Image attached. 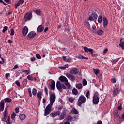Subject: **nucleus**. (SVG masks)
<instances>
[{
    "mask_svg": "<svg viewBox=\"0 0 124 124\" xmlns=\"http://www.w3.org/2000/svg\"><path fill=\"white\" fill-rule=\"evenodd\" d=\"M59 81H60V82H64V85L66 86V87H67L68 90H70V89H71V85L68 82V80L67 79L66 77L63 76H61L59 77Z\"/></svg>",
    "mask_w": 124,
    "mask_h": 124,
    "instance_id": "obj_1",
    "label": "nucleus"
},
{
    "mask_svg": "<svg viewBox=\"0 0 124 124\" xmlns=\"http://www.w3.org/2000/svg\"><path fill=\"white\" fill-rule=\"evenodd\" d=\"M56 88L60 93H62V89L66 90V86L63 83L61 84L59 81L56 83Z\"/></svg>",
    "mask_w": 124,
    "mask_h": 124,
    "instance_id": "obj_2",
    "label": "nucleus"
},
{
    "mask_svg": "<svg viewBox=\"0 0 124 124\" xmlns=\"http://www.w3.org/2000/svg\"><path fill=\"white\" fill-rule=\"evenodd\" d=\"M84 103H86V97L81 95L78 99V105L80 107H82V104Z\"/></svg>",
    "mask_w": 124,
    "mask_h": 124,
    "instance_id": "obj_3",
    "label": "nucleus"
},
{
    "mask_svg": "<svg viewBox=\"0 0 124 124\" xmlns=\"http://www.w3.org/2000/svg\"><path fill=\"white\" fill-rule=\"evenodd\" d=\"M98 16L97 14L95 13L94 12H92V14L90 15L88 19L89 21H94V20H96Z\"/></svg>",
    "mask_w": 124,
    "mask_h": 124,
    "instance_id": "obj_4",
    "label": "nucleus"
},
{
    "mask_svg": "<svg viewBox=\"0 0 124 124\" xmlns=\"http://www.w3.org/2000/svg\"><path fill=\"white\" fill-rule=\"evenodd\" d=\"M50 99V105L51 106H53V104L55 103V101H56V94L54 93H52L50 95L49 97Z\"/></svg>",
    "mask_w": 124,
    "mask_h": 124,
    "instance_id": "obj_5",
    "label": "nucleus"
},
{
    "mask_svg": "<svg viewBox=\"0 0 124 124\" xmlns=\"http://www.w3.org/2000/svg\"><path fill=\"white\" fill-rule=\"evenodd\" d=\"M51 105L48 104L46 108L45 109V114H44V116L45 117L46 116H47V115H49V114H50V113H51Z\"/></svg>",
    "mask_w": 124,
    "mask_h": 124,
    "instance_id": "obj_6",
    "label": "nucleus"
},
{
    "mask_svg": "<svg viewBox=\"0 0 124 124\" xmlns=\"http://www.w3.org/2000/svg\"><path fill=\"white\" fill-rule=\"evenodd\" d=\"M3 117L1 118L2 122H6L7 116H8V112H7V108H5L4 111L3 112Z\"/></svg>",
    "mask_w": 124,
    "mask_h": 124,
    "instance_id": "obj_7",
    "label": "nucleus"
},
{
    "mask_svg": "<svg viewBox=\"0 0 124 124\" xmlns=\"http://www.w3.org/2000/svg\"><path fill=\"white\" fill-rule=\"evenodd\" d=\"M93 104H94L95 105L98 104V103H99V97H98V96L94 95L93 96Z\"/></svg>",
    "mask_w": 124,
    "mask_h": 124,
    "instance_id": "obj_8",
    "label": "nucleus"
},
{
    "mask_svg": "<svg viewBox=\"0 0 124 124\" xmlns=\"http://www.w3.org/2000/svg\"><path fill=\"white\" fill-rule=\"evenodd\" d=\"M66 77L69 80H71V81H72L73 82L75 80V76L71 74L67 73Z\"/></svg>",
    "mask_w": 124,
    "mask_h": 124,
    "instance_id": "obj_9",
    "label": "nucleus"
},
{
    "mask_svg": "<svg viewBox=\"0 0 124 124\" xmlns=\"http://www.w3.org/2000/svg\"><path fill=\"white\" fill-rule=\"evenodd\" d=\"M32 17V14L31 13H27L24 16L25 20H31Z\"/></svg>",
    "mask_w": 124,
    "mask_h": 124,
    "instance_id": "obj_10",
    "label": "nucleus"
},
{
    "mask_svg": "<svg viewBox=\"0 0 124 124\" xmlns=\"http://www.w3.org/2000/svg\"><path fill=\"white\" fill-rule=\"evenodd\" d=\"M28 32H29V29L27 26H24L22 31L23 36H26L28 34Z\"/></svg>",
    "mask_w": 124,
    "mask_h": 124,
    "instance_id": "obj_11",
    "label": "nucleus"
},
{
    "mask_svg": "<svg viewBox=\"0 0 124 124\" xmlns=\"http://www.w3.org/2000/svg\"><path fill=\"white\" fill-rule=\"evenodd\" d=\"M36 35V33L34 31H31L28 34V36L29 38H34Z\"/></svg>",
    "mask_w": 124,
    "mask_h": 124,
    "instance_id": "obj_12",
    "label": "nucleus"
},
{
    "mask_svg": "<svg viewBox=\"0 0 124 124\" xmlns=\"http://www.w3.org/2000/svg\"><path fill=\"white\" fill-rule=\"evenodd\" d=\"M79 72V70L78 69L75 68L71 69L70 71V73L71 74H74V75H75V74H77Z\"/></svg>",
    "mask_w": 124,
    "mask_h": 124,
    "instance_id": "obj_13",
    "label": "nucleus"
},
{
    "mask_svg": "<svg viewBox=\"0 0 124 124\" xmlns=\"http://www.w3.org/2000/svg\"><path fill=\"white\" fill-rule=\"evenodd\" d=\"M24 0H19L15 4L16 9H17L20 5H22L24 3Z\"/></svg>",
    "mask_w": 124,
    "mask_h": 124,
    "instance_id": "obj_14",
    "label": "nucleus"
},
{
    "mask_svg": "<svg viewBox=\"0 0 124 124\" xmlns=\"http://www.w3.org/2000/svg\"><path fill=\"white\" fill-rule=\"evenodd\" d=\"M103 25L104 28H106L107 25H108V20L106 17H103Z\"/></svg>",
    "mask_w": 124,
    "mask_h": 124,
    "instance_id": "obj_15",
    "label": "nucleus"
},
{
    "mask_svg": "<svg viewBox=\"0 0 124 124\" xmlns=\"http://www.w3.org/2000/svg\"><path fill=\"white\" fill-rule=\"evenodd\" d=\"M43 30H44V27H43L42 25H41L38 27L37 31V32H42Z\"/></svg>",
    "mask_w": 124,
    "mask_h": 124,
    "instance_id": "obj_16",
    "label": "nucleus"
},
{
    "mask_svg": "<svg viewBox=\"0 0 124 124\" xmlns=\"http://www.w3.org/2000/svg\"><path fill=\"white\" fill-rule=\"evenodd\" d=\"M4 110V102L0 103V112H2Z\"/></svg>",
    "mask_w": 124,
    "mask_h": 124,
    "instance_id": "obj_17",
    "label": "nucleus"
},
{
    "mask_svg": "<svg viewBox=\"0 0 124 124\" xmlns=\"http://www.w3.org/2000/svg\"><path fill=\"white\" fill-rule=\"evenodd\" d=\"M66 116V112L65 110H63L60 115V118L62 120H63Z\"/></svg>",
    "mask_w": 124,
    "mask_h": 124,
    "instance_id": "obj_18",
    "label": "nucleus"
},
{
    "mask_svg": "<svg viewBox=\"0 0 124 124\" xmlns=\"http://www.w3.org/2000/svg\"><path fill=\"white\" fill-rule=\"evenodd\" d=\"M56 85V82H55V81L54 80H51V84L49 85V87H50L51 90L54 91L55 90V85Z\"/></svg>",
    "mask_w": 124,
    "mask_h": 124,
    "instance_id": "obj_19",
    "label": "nucleus"
},
{
    "mask_svg": "<svg viewBox=\"0 0 124 124\" xmlns=\"http://www.w3.org/2000/svg\"><path fill=\"white\" fill-rule=\"evenodd\" d=\"M34 12H35V13H36V14H37V15H38L39 16H40V15H41V10L40 9L34 10Z\"/></svg>",
    "mask_w": 124,
    "mask_h": 124,
    "instance_id": "obj_20",
    "label": "nucleus"
},
{
    "mask_svg": "<svg viewBox=\"0 0 124 124\" xmlns=\"http://www.w3.org/2000/svg\"><path fill=\"white\" fill-rule=\"evenodd\" d=\"M42 95V92L41 91H39L38 93H37V97L38 98V100H41Z\"/></svg>",
    "mask_w": 124,
    "mask_h": 124,
    "instance_id": "obj_21",
    "label": "nucleus"
},
{
    "mask_svg": "<svg viewBox=\"0 0 124 124\" xmlns=\"http://www.w3.org/2000/svg\"><path fill=\"white\" fill-rule=\"evenodd\" d=\"M76 88L78 89V90H81L83 88V84L78 83L76 85Z\"/></svg>",
    "mask_w": 124,
    "mask_h": 124,
    "instance_id": "obj_22",
    "label": "nucleus"
},
{
    "mask_svg": "<svg viewBox=\"0 0 124 124\" xmlns=\"http://www.w3.org/2000/svg\"><path fill=\"white\" fill-rule=\"evenodd\" d=\"M78 90L76 89V88H73L72 89V93L73 94H74V95H77L78 94Z\"/></svg>",
    "mask_w": 124,
    "mask_h": 124,
    "instance_id": "obj_23",
    "label": "nucleus"
},
{
    "mask_svg": "<svg viewBox=\"0 0 124 124\" xmlns=\"http://www.w3.org/2000/svg\"><path fill=\"white\" fill-rule=\"evenodd\" d=\"M32 93L34 96H35L36 94H37V90L36 89L33 88L32 90Z\"/></svg>",
    "mask_w": 124,
    "mask_h": 124,
    "instance_id": "obj_24",
    "label": "nucleus"
},
{
    "mask_svg": "<svg viewBox=\"0 0 124 124\" xmlns=\"http://www.w3.org/2000/svg\"><path fill=\"white\" fill-rule=\"evenodd\" d=\"M59 68H60V69H62V70H64L65 69V68H68V64H65L64 66H60L59 67Z\"/></svg>",
    "mask_w": 124,
    "mask_h": 124,
    "instance_id": "obj_25",
    "label": "nucleus"
},
{
    "mask_svg": "<svg viewBox=\"0 0 124 124\" xmlns=\"http://www.w3.org/2000/svg\"><path fill=\"white\" fill-rule=\"evenodd\" d=\"M93 71L95 75H97L100 72V70L99 69H93Z\"/></svg>",
    "mask_w": 124,
    "mask_h": 124,
    "instance_id": "obj_26",
    "label": "nucleus"
},
{
    "mask_svg": "<svg viewBox=\"0 0 124 124\" xmlns=\"http://www.w3.org/2000/svg\"><path fill=\"white\" fill-rule=\"evenodd\" d=\"M19 118L21 121H24L26 119V115L25 114H20Z\"/></svg>",
    "mask_w": 124,
    "mask_h": 124,
    "instance_id": "obj_27",
    "label": "nucleus"
},
{
    "mask_svg": "<svg viewBox=\"0 0 124 124\" xmlns=\"http://www.w3.org/2000/svg\"><path fill=\"white\" fill-rule=\"evenodd\" d=\"M27 78L29 81H33V78L31 75H28Z\"/></svg>",
    "mask_w": 124,
    "mask_h": 124,
    "instance_id": "obj_28",
    "label": "nucleus"
},
{
    "mask_svg": "<svg viewBox=\"0 0 124 124\" xmlns=\"http://www.w3.org/2000/svg\"><path fill=\"white\" fill-rule=\"evenodd\" d=\"M120 93V89H119L118 88L114 89V90L113 92L114 94H118V93Z\"/></svg>",
    "mask_w": 124,
    "mask_h": 124,
    "instance_id": "obj_29",
    "label": "nucleus"
},
{
    "mask_svg": "<svg viewBox=\"0 0 124 124\" xmlns=\"http://www.w3.org/2000/svg\"><path fill=\"white\" fill-rule=\"evenodd\" d=\"M98 23L101 24L102 23V16H99L98 18Z\"/></svg>",
    "mask_w": 124,
    "mask_h": 124,
    "instance_id": "obj_30",
    "label": "nucleus"
},
{
    "mask_svg": "<svg viewBox=\"0 0 124 124\" xmlns=\"http://www.w3.org/2000/svg\"><path fill=\"white\" fill-rule=\"evenodd\" d=\"M88 84V82L87 81V80L86 79H83L82 80V85L83 87H85V86H87Z\"/></svg>",
    "mask_w": 124,
    "mask_h": 124,
    "instance_id": "obj_31",
    "label": "nucleus"
},
{
    "mask_svg": "<svg viewBox=\"0 0 124 124\" xmlns=\"http://www.w3.org/2000/svg\"><path fill=\"white\" fill-rule=\"evenodd\" d=\"M4 101L5 103H9V102H11V101H12V100H11V99L9 98H5L4 99Z\"/></svg>",
    "mask_w": 124,
    "mask_h": 124,
    "instance_id": "obj_32",
    "label": "nucleus"
},
{
    "mask_svg": "<svg viewBox=\"0 0 124 124\" xmlns=\"http://www.w3.org/2000/svg\"><path fill=\"white\" fill-rule=\"evenodd\" d=\"M66 120L68 121V122H71V121H72V116L71 115H68L66 117Z\"/></svg>",
    "mask_w": 124,
    "mask_h": 124,
    "instance_id": "obj_33",
    "label": "nucleus"
},
{
    "mask_svg": "<svg viewBox=\"0 0 124 124\" xmlns=\"http://www.w3.org/2000/svg\"><path fill=\"white\" fill-rule=\"evenodd\" d=\"M73 113L74 114V115H77L79 113V112H78V110L76 109V108H74L73 110Z\"/></svg>",
    "mask_w": 124,
    "mask_h": 124,
    "instance_id": "obj_34",
    "label": "nucleus"
},
{
    "mask_svg": "<svg viewBox=\"0 0 124 124\" xmlns=\"http://www.w3.org/2000/svg\"><path fill=\"white\" fill-rule=\"evenodd\" d=\"M22 72H24L25 74L26 75H29V74H31V73H30V70H25L22 71Z\"/></svg>",
    "mask_w": 124,
    "mask_h": 124,
    "instance_id": "obj_35",
    "label": "nucleus"
},
{
    "mask_svg": "<svg viewBox=\"0 0 124 124\" xmlns=\"http://www.w3.org/2000/svg\"><path fill=\"white\" fill-rule=\"evenodd\" d=\"M119 46L123 50H124V42H121L120 44H119Z\"/></svg>",
    "mask_w": 124,
    "mask_h": 124,
    "instance_id": "obj_36",
    "label": "nucleus"
},
{
    "mask_svg": "<svg viewBox=\"0 0 124 124\" xmlns=\"http://www.w3.org/2000/svg\"><path fill=\"white\" fill-rule=\"evenodd\" d=\"M85 26H86L87 28L88 29H91V25H90V23L88 21L85 22Z\"/></svg>",
    "mask_w": 124,
    "mask_h": 124,
    "instance_id": "obj_37",
    "label": "nucleus"
},
{
    "mask_svg": "<svg viewBox=\"0 0 124 124\" xmlns=\"http://www.w3.org/2000/svg\"><path fill=\"white\" fill-rule=\"evenodd\" d=\"M7 30H8V27H7V26H5L3 27L2 31L3 33H4V32H5Z\"/></svg>",
    "mask_w": 124,
    "mask_h": 124,
    "instance_id": "obj_38",
    "label": "nucleus"
},
{
    "mask_svg": "<svg viewBox=\"0 0 124 124\" xmlns=\"http://www.w3.org/2000/svg\"><path fill=\"white\" fill-rule=\"evenodd\" d=\"M28 93L30 97L32 96V94L31 93V88L28 89Z\"/></svg>",
    "mask_w": 124,
    "mask_h": 124,
    "instance_id": "obj_39",
    "label": "nucleus"
},
{
    "mask_svg": "<svg viewBox=\"0 0 124 124\" xmlns=\"http://www.w3.org/2000/svg\"><path fill=\"white\" fill-rule=\"evenodd\" d=\"M15 117H16V114L15 112H13L11 116L12 120H14Z\"/></svg>",
    "mask_w": 124,
    "mask_h": 124,
    "instance_id": "obj_40",
    "label": "nucleus"
},
{
    "mask_svg": "<svg viewBox=\"0 0 124 124\" xmlns=\"http://www.w3.org/2000/svg\"><path fill=\"white\" fill-rule=\"evenodd\" d=\"M97 33L98 34V35H101V34L103 33V31L102 30H98L97 31Z\"/></svg>",
    "mask_w": 124,
    "mask_h": 124,
    "instance_id": "obj_41",
    "label": "nucleus"
},
{
    "mask_svg": "<svg viewBox=\"0 0 124 124\" xmlns=\"http://www.w3.org/2000/svg\"><path fill=\"white\" fill-rule=\"evenodd\" d=\"M54 115L56 116H59L61 114V112H60V110H57V111H55L54 112Z\"/></svg>",
    "mask_w": 124,
    "mask_h": 124,
    "instance_id": "obj_42",
    "label": "nucleus"
},
{
    "mask_svg": "<svg viewBox=\"0 0 124 124\" xmlns=\"http://www.w3.org/2000/svg\"><path fill=\"white\" fill-rule=\"evenodd\" d=\"M0 64H3L4 63V60L2 58H0Z\"/></svg>",
    "mask_w": 124,
    "mask_h": 124,
    "instance_id": "obj_43",
    "label": "nucleus"
},
{
    "mask_svg": "<svg viewBox=\"0 0 124 124\" xmlns=\"http://www.w3.org/2000/svg\"><path fill=\"white\" fill-rule=\"evenodd\" d=\"M15 33V32L14 31V29L11 30L10 36H13V35H14Z\"/></svg>",
    "mask_w": 124,
    "mask_h": 124,
    "instance_id": "obj_44",
    "label": "nucleus"
},
{
    "mask_svg": "<svg viewBox=\"0 0 124 124\" xmlns=\"http://www.w3.org/2000/svg\"><path fill=\"white\" fill-rule=\"evenodd\" d=\"M5 122L7 124H10V117L8 116L7 121Z\"/></svg>",
    "mask_w": 124,
    "mask_h": 124,
    "instance_id": "obj_45",
    "label": "nucleus"
},
{
    "mask_svg": "<svg viewBox=\"0 0 124 124\" xmlns=\"http://www.w3.org/2000/svg\"><path fill=\"white\" fill-rule=\"evenodd\" d=\"M72 59L71 58H67L66 60V62H72Z\"/></svg>",
    "mask_w": 124,
    "mask_h": 124,
    "instance_id": "obj_46",
    "label": "nucleus"
},
{
    "mask_svg": "<svg viewBox=\"0 0 124 124\" xmlns=\"http://www.w3.org/2000/svg\"><path fill=\"white\" fill-rule=\"evenodd\" d=\"M111 83H113V84H116V82H117V79L115 78H112L111 79Z\"/></svg>",
    "mask_w": 124,
    "mask_h": 124,
    "instance_id": "obj_47",
    "label": "nucleus"
},
{
    "mask_svg": "<svg viewBox=\"0 0 124 124\" xmlns=\"http://www.w3.org/2000/svg\"><path fill=\"white\" fill-rule=\"evenodd\" d=\"M36 57L38 60H40V59H41V56H40V54L38 53L36 54Z\"/></svg>",
    "mask_w": 124,
    "mask_h": 124,
    "instance_id": "obj_48",
    "label": "nucleus"
},
{
    "mask_svg": "<svg viewBox=\"0 0 124 124\" xmlns=\"http://www.w3.org/2000/svg\"><path fill=\"white\" fill-rule=\"evenodd\" d=\"M68 100H69V102H70V103H72L73 102L74 99L72 97H70L68 98Z\"/></svg>",
    "mask_w": 124,
    "mask_h": 124,
    "instance_id": "obj_49",
    "label": "nucleus"
},
{
    "mask_svg": "<svg viewBox=\"0 0 124 124\" xmlns=\"http://www.w3.org/2000/svg\"><path fill=\"white\" fill-rule=\"evenodd\" d=\"M96 29V26H95V25L93 24L92 26V31H94Z\"/></svg>",
    "mask_w": 124,
    "mask_h": 124,
    "instance_id": "obj_50",
    "label": "nucleus"
},
{
    "mask_svg": "<svg viewBox=\"0 0 124 124\" xmlns=\"http://www.w3.org/2000/svg\"><path fill=\"white\" fill-rule=\"evenodd\" d=\"M78 59H80V60H84V59H85V57H84L81 55H79L78 56Z\"/></svg>",
    "mask_w": 124,
    "mask_h": 124,
    "instance_id": "obj_51",
    "label": "nucleus"
},
{
    "mask_svg": "<svg viewBox=\"0 0 124 124\" xmlns=\"http://www.w3.org/2000/svg\"><path fill=\"white\" fill-rule=\"evenodd\" d=\"M83 49L85 52H86V53H87L88 51L89 50V48L87 47V46H84Z\"/></svg>",
    "mask_w": 124,
    "mask_h": 124,
    "instance_id": "obj_52",
    "label": "nucleus"
},
{
    "mask_svg": "<svg viewBox=\"0 0 124 124\" xmlns=\"http://www.w3.org/2000/svg\"><path fill=\"white\" fill-rule=\"evenodd\" d=\"M15 83L18 87H20V82L18 80H16L15 81Z\"/></svg>",
    "mask_w": 124,
    "mask_h": 124,
    "instance_id": "obj_53",
    "label": "nucleus"
},
{
    "mask_svg": "<svg viewBox=\"0 0 124 124\" xmlns=\"http://www.w3.org/2000/svg\"><path fill=\"white\" fill-rule=\"evenodd\" d=\"M15 111H16V113H19V112H20V110L19 109V108L17 107L15 108Z\"/></svg>",
    "mask_w": 124,
    "mask_h": 124,
    "instance_id": "obj_54",
    "label": "nucleus"
},
{
    "mask_svg": "<svg viewBox=\"0 0 124 124\" xmlns=\"http://www.w3.org/2000/svg\"><path fill=\"white\" fill-rule=\"evenodd\" d=\"M44 91L46 93V94L48 95V89L46 87L45 88Z\"/></svg>",
    "mask_w": 124,
    "mask_h": 124,
    "instance_id": "obj_55",
    "label": "nucleus"
},
{
    "mask_svg": "<svg viewBox=\"0 0 124 124\" xmlns=\"http://www.w3.org/2000/svg\"><path fill=\"white\" fill-rule=\"evenodd\" d=\"M89 96H90V91H88L86 93V97H87V98H89Z\"/></svg>",
    "mask_w": 124,
    "mask_h": 124,
    "instance_id": "obj_56",
    "label": "nucleus"
},
{
    "mask_svg": "<svg viewBox=\"0 0 124 124\" xmlns=\"http://www.w3.org/2000/svg\"><path fill=\"white\" fill-rule=\"evenodd\" d=\"M114 117H115V118H119V114L117 112L114 113Z\"/></svg>",
    "mask_w": 124,
    "mask_h": 124,
    "instance_id": "obj_57",
    "label": "nucleus"
},
{
    "mask_svg": "<svg viewBox=\"0 0 124 124\" xmlns=\"http://www.w3.org/2000/svg\"><path fill=\"white\" fill-rule=\"evenodd\" d=\"M88 52H89V53H91V54H93V50L92 48H89Z\"/></svg>",
    "mask_w": 124,
    "mask_h": 124,
    "instance_id": "obj_58",
    "label": "nucleus"
},
{
    "mask_svg": "<svg viewBox=\"0 0 124 124\" xmlns=\"http://www.w3.org/2000/svg\"><path fill=\"white\" fill-rule=\"evenodd\" d=\"M62 59L63 61H64V62H66L67 58H66V56H63L62 57Z\"/></svg>",
    "mask_w": 124,
    "mask_h": 124,
    "instance_id": "obj_59",
    "label": "nucleus"
},
{
    "mask_svg": "<svg viewBox=\"0 0 124 124\" xmlns=\"http://www.w3.org/2000/svg\"><path fill=\"white\" fill-rule=\"evenodd\" d=\"M8 77H9V73H6L5 74V78L8 79Z\"/></svg>",
    "mask_w": 124,
    "mask_h": 124,
    "instance_id": "obj_60",
    "label": "nucleus"
},
{
    "mask_svg": "<svg viewBox=\"0 0 124 124\" xmlns=\"http://www.w3.org/2000/svg\"><path fill=\"white\" fill-rule=\"evenodd\" d=\"M107 52H108V49L106 48L104 49V51H103V53L104 54H106L107 53Z\"/></svg>",
    "mask_w": 124,
    "mask_h": 124,
    "instance_id": "obj_61",
    "label": "nucleus"
},
{
    "mask_svg": "<svg viewBox=\"0 0 124 124\" xmlns=\"http://www.w3.org/2000/svg\"><path fill=\"white\" fill-rule=\"evenodd\" d=\"M50 117H56L55 115V113H51L49 115Z\"/></svg>",
    "mask_w": 124,
    "mask_h": 124,
    "instance_id": "obj_62",
    "label": "nucleus"
},
{
    "mask_svg": "<svg viewBox=\"0 0 124 124\" xmlns=\"http://www.w3.org/2000/svg\"><path fill=\"white\" fill-rule=\"evenodd\" d=\"M62 108H63V107L62 106H60L58 107V109L61 111V110L62 109Z\"/></svg>",
    "mask_w": 124,
    "mask_h": 124,
    "instance_id": "obj_63",
    "label": "nucleus"
},
{
    "mask_svg": "<svg viewBox=\"0 0 124 124\" xmlns=\"http://www.w3.org/2000/svg\"><path fill=\"white\" fill-rule=\"evenodd\" d=\"M97 124H102V122L101 121H98L97 123Z\"/></svg>",
    "mask_w": 124,
    "mask_h": 124,
    "instance_id": "obj_64",
    "label": "nucleus"
}]
</instances>
